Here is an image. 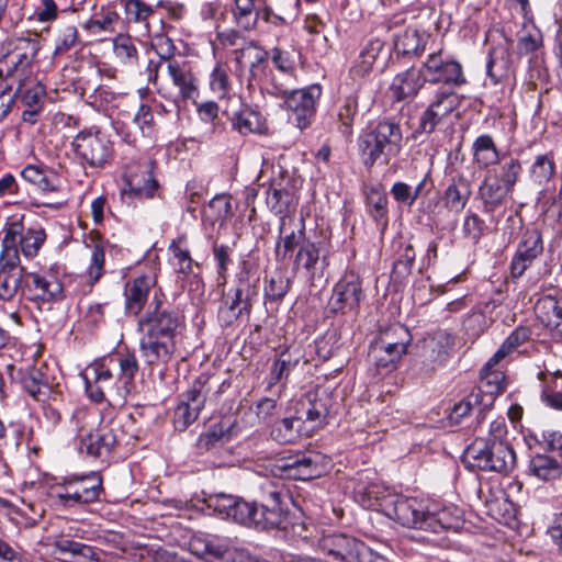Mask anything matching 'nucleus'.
<instances>
[{"instance_id": "nucleus-1", "label": "nucleus", "mask_w": 562, "mask_h": 562, "mask_svg": "<svg viewBox=\"0 0 562 562\" xmlns=\"http://www.w3.org/2000/svg\"><path fill=\"white\" fill-rule=\"evenodd\" d=\"M161 290L155 291L148 308L137 322L142 334L139 351L150 367H166L177 352L178 338L186 329L183 313L162 301Z\"/></svg>"}, {"instance_id": "nucleus-2", "label": "nucleus", "mask_w": 562, "mask_h": 562, "mask_svg": "<svg viewBox=\"0 0 562 562\" xmlns=\"http://www.w3.org/2000/svg\"><path fill=\"white\" fill-rule=\"evenodd\" d=\"M357 146L367 169L379 161L389 165L403 149L401 125L393 119H380L359 135Z\"/></svg>"}, {"instance_id": "nucleus-3", "label": "nucleus", "mask_w": 562, "mask_h": 562, "mask_svg": "<svg viewBox=\"0 0 562 562\" xmlns=\"http://www.w3.org/2000/svg\"><path fill=\"white\" fill-rule=\"evenodd\" d=\"M290 499L285 487L273 481H267L260 486L259 501L251 502L255 505L251 513V524L258 530H284L292 525L291 514L288 507Z\"/></svg>"}, {"instance_id": "nucleus-4", "label": "nucleus", "mask_w": 562, "mask_h": 562, "mask_svg": "<svg viewBox=\"0 0 562 562\" xmlns=\"http://www.w3.org/2000/svg\"><path fill=\"white\" fill-rule=\"evenodd\" d=\"M75 161L83 169L101 170L114 159V143L110 135L93 125L85 127L70 143Z\"/></svg>"}, {"instance_id": "nucleus-5", "label": "nucleus", "mask_w": 562, "mask_h": 562, "mask_svg": "<svg viewBox=\"0 0 562 562\" xmlns=\"http://www.w3.org/2000/svg\"><path fill=\"white\" fill-rule=\"evenodd\" d=\"M462 461L471 470L507 474L516 465V453L507 442L476 438L464 450Z\"/></svg>"}, {"instance_id": "nucleus-6", "label": "nucleus", "mask_w": 562, "mask_h": 562, "mask_svg": "<svg viewBox=\"0 0 562 562\" xmlns=\"http://www.w3.org/2000/svg\"><path fill=\"white\" fill-rule=\"evenodd\" d=\"M104 492L102 476L98 472L71 475L53 486L55 504L63 508H76L100 501Z\"/></svg>"}, {"instance_id": "nucleus-7", "label": "nucleus", "mask_w": 562, "mask_h": 562, "mask_svg": "<svg viewBox=\"0 0 562 562\" xmlns=\"http://www.w3.org/2000/svg\"><path fill=\"white\" fill-rule=\"evenodd\" d=\"M319 550L339 562H390L363 541L345 533L323 536L318 541Z\"/></svg>"}, {"instance_id": "nucleus-8", "label": "nucleus", "mask_w": 562, "mask_h": 562, "mask_svg": "<svg viewBox=\"0 0 562 562\" xmlns=\"http://www.w3.org/2000/svg\"><path fill=\"white\" fill-rule=\"evenodd\" d=\"M212 375L201 373L190 387L181 395L175 412V428L184 431L199 417L206 404L216 405L215 397L210 396L213 390Z\"/></svg>"}, {"instance_id": "nucleus-9", "label": "nucleus", "mask_w": 562, "mask_h": 562, "mask_svg": "<svg viewBox=\"0 0 562 562\" xmlns=\"http://www.w3.org/2000/svg\"><path fill=\"white\" fill-rule=\"evenodd\" d=\"M1 255H9L20 263V252L26 258H34L46 239L43 228H25L21 221L7 223L2 229Z\"/></svg>"}, {"instance_id": "nucleus-10", "label": "nucleus", "mask_w": 562, "mask_h": 562, "mask_svg": "<svg viewBox=\"0 0 562 562\" xmlns=\"http://www.w3.org/2000/svg\"><path fill=\"white\" fill-rule=\"evenodd\" d=\"M258 296V286L241 273L236 288L223 296L217 312L222 327L234 325L239 317L250 315L252 303Z\"/></svg>"}, {"instance_id": "nucleus-11", "label": "nucleus", "mask_w": 562, "mask_h": 562, "mask_svg": "<svg viewBox=\"0 0 562 562\" xmlns=\"http://www.w3.org/2000/svg\"><path fill=\"white\" fill-rule=\"evenodd\" d=\"M422 68L424 81L441 85L438 90L454 91L468 82L461 63L442 52L429 54Z\"/></svg>"}, {"instance_id": "nucleus-12", "label": "nucleus", "mask_w": 562, "mask_h": 562, "mask_svg": "<svg viewBox=\"0 0 562 562\" xmlns=\"http://www.w3.org/2000/svg\"><path fill=\"white\" fill-rule=\"evenodd\" d=\"M41 49L37 34L7 38L0 45V57L8 63L7 77H18L22 80L24 72L32 66Z\"/></svg>"}, {"instance_id": "nucleus-13", "label": "nucleus", "mask_w": 562, "mask_h": 562, "mask_svg": "<svg viewBox=\"0 0 562 562\" xmlns=\"http://www.w3.org/2000/svg\"><path fill=\"white\" fill-rule=\"evenodd\" d=\"M158 55L167 61V72L182 100L193 99L198 94V79L187 60L175 59L176 46L172 40L166 37L158 44Z\"/></svg>"}, {"instance_id": "nucleus-14", "label": "nucleus", "mask_w": 562, "mask_h": 562, "mask_svg": "<svg viewBox=\"0 0 562 562\" xmlns=\"http://www.w3.org/2000/svg\"><path fill=\"white\" fill-rule=\"evenodd\" d=\"M319 456L315 452L295 451L281 456L271 465L276 477L308 481L321 475Z\"/></svg>"}, {"instance_id": "nucleus-15", "label": "nucleus", "mask_w": 562, "mask_h": 562, "mask_svg": "<svg viewBox=\"0 0 562 562\" xmlns=\"http://www.w3.org/2000/svg\"><path fill=\"white\" fill-rule=\"evenodd\" d=\"M364 299L366 293L362 289L361 277L353 270H349L334 285L328 305L335 314H352L357 316L360 304Z\"/></svg>"}, {"instance_id": "nucleus-16", "label": "nucleus", "mask_w": 562, "mask_h": 562, "mask_svg": "<svg viewBox=\"0 0 562 562\" xmlns=\"http://www.w3.org/2000/svg\"><path fill=\"white\" fill-rule=\"evenodd\" d=\"M22 296L38 306L63 301L64 285L52 272H35L24 269Z\"/></svg>"}, {"instance_id": "nucleus-17", "label": "nucleus", "mask_w": 562, "mask_h": 562, "mask_svg": "<svg viewBox=\"0 0 562 562\" xmlns=\"http://www.w3.org/2000/svg\"><path fill=\"white\" fill-rule=\"evenodd\" d=\"M322 95L319 85H311L303 89H292L284 98V106L289 121L300 130L312 124L316 113L317 101Z\"/></svg>"}, {"instance_id": "nucleus-18", "label": "nucleus", "mask_w": 562, "mask_h": 562, "mask_svg": "<svg viewBox=\"0 0 562 562\" xmlns=\"http://www.w3.org/2000/svg\"><path fill=\"white\" fill-rule=\"evenodd\" d=\"M329 267V250L322 240L308 239L293 255L292 270L314 281Z\"/></svg>"}, {"instance_id": "nucleus-19", "label": "nucleus", "mask_w": 562, "mask_h": 562, "mask_svg": "<svg viewBox=\"0 0 562 562\" xmlns=\"http://www.w3.org/2000/svg\"><path fill=\"white\" fill-rule=\"evenodd\" d=\"M544 250L542 233L537 227H527L512 257L509 270L513 279H519Z\"/></svg>"}, {"instance_id": "nucleus-20", "label": "nucleus", "mask_w": 562, "mask_h": 562, "mask_svg": "<svg viewBox=\"0 0 562 562\" xmlns=\"http://www.w3.org/2000/svg\"><path fill=\"white\" fill-rule=\"evenodd\" d=\"M204 503L221 518L250 527L255 505L243 497L226 493H212L204 497Z\"/></svg>"}, {"instance_id": "nucleus-21", "label": "nucleus", "mask_w": 562, "mask_h": 562, "mask_svg": "<svg viewBox=\"0 0 562 562\" xmlns=\"http://www.w3.org/2000/svg\"><path fill=\"white\" fill-rule=\"evenodd\" d=\"M462 97L456 91L436 90L432 100L422 113L416 132L431 134L449 114L459 108Z\"/></svg>"}, {"instance_id": "nucleus-22", "label": "nucleus", "mask_w": 562, "mask_h": 562, "mask_svg": "<svg viewBox=\"0 0 562 562\" xmlns=\"http://www.w3.org/2000/svg\"><path fill=\"white\" fill-rule=\"evenodd\" d=\"M120 434V426L114 420L101 424L81 438L79 450L91 458L105 461L119 445Z\"/></svg>"}, {"instance_id": "nucleus-23", "label": "nucleus", "mask_w": 562, "mask_h": 562, "mask_svg": "<svg viewBox=\"0 0 562 562\" xmlns=\"http://www.w3.org/2000/svg\"><path fill=\"white\" fill-rule=\"evenodd\" d=\"M431 503L428 499L398 495L393 507L389 506V510H392L390 518L404 527L426 531Z\"/></svg>"}, {"instance_id": "nucleus-24", "label": "nucleus", "mask_w": 562, "mask_h": 562, "mask_svg": "<svg viewBox=\"0 0 562 562\" xmlns=\"http://www.w3.org/2000/svg\"><path fill=\"white\" fill-rule=\"evenodd\" d=\"M112 358H102L90 363L85 373V389L88 397L94 403L105 401L106 392L114 389L116 379L112 373Z\"/></svg>"}, {"instance_id": "nucleus-25", "label": "nucleus", "mask_w": 562, "mask_h": 562, "mask_svg": "<svg viewBox=\"0 0 562 562\" xmlns=\"http://www.w3.org/2000/svg\"><path fill=\"white\" fill-rule=\"evenodd\" d=\"M295 406L296 413L303 415L306 423L318 427L325 425L328 418L337 413V403L328 389H317L308 393L306 398L299 401Z\"/></svg>"}, {"instance_id": "nucleus-26", "label": "nucleus", "mask_w": 562, "mask_h": 562, "mask_svg": "<svg viewBox=\"0 0 562 562\" xmlns=\"http://www.w3.org/2000/svg\"><path fill=\"white\" fill-rule=\"evenodd\" d=\"M7 371L10 381L19 384L33 400L44 403L49 398L52 387L46 374L41 368L9 364Z\"/></svg>"}, {"instance_id": "nucleus-27", "label": "nucleus", "mask_w": 562, "mask_h": 562, "mask_svg": "<svg viewBox=\"0 0 562 562\" xmlns=\"http://www.w3.org/2000/svg\"><path fill=\"white\" fill-rule=\"evenodd\" d=\"M307 240L304 218L296 220L292 215L283 214L280 217L279 236L276 244L277 259L284 260Z\"/></svg>"}, {"instance_id": "nucleus-28", "label": "nucleus", "mask_w": 562, "mask_h": 562, "mask_svg": "<svg viewBox=\"0 0 562 562\" xmlns=\"http://www.w3.org/2000/svg\"><path fill=\"white\" fill-rule=\"evenodd\" d=\"M72 528L67 535L54 537L50 546L53 553L58 554L63 562H100L103 551L70 539Z\"/></svg>"}, {"instance_id": "nucleus-29", "label": "nucleus", "mask_w": 562, "mask_h": 562, "mask_svg": "<svg viewBox=\"0 0 562 562\" xmlns=\"http://www.w3.org/2000/svg\"><path fill=\"white\" fill-rule=\"evenodd\" d=\"M156 285L154 277L142 274L124 284V311L127 316H140L149 295Z\"/></svg>"}, {"instance_id": "nucleus-30", "label": "nucleus", "mask_w": 562, "mask_h": 562, "mask_svg": "<svg viewBox=\"0 0 562 562\" xmlns=\"http://www.w3.org/2000/svg\"><path fill=\"white\" fill-rule=\"evenodd\" d=\"M24 284V268L11 255L0 254V300L12 301Z\"/></svg>"}, {"instance_id": "nucleus-31", "label": "nucleus", "mask_w": 562, "mask_h": 562, "mask_svg": "<svg viewBox=\"0 0 562 562\" xmlns=\"http://www.w3.org/2000/svg\"><path fill=\"white\" fill-rule=\"evenodd\" d=\"M424 83L426 81H424L423 68L411 67L394 77L390 90L394 100L402 102L415 98Z\"/></svg>"}, {"instance_id": "nucleus-32", "label": "nucleus", "mask_w": 562, "mask_h": 562, "mask_svg": "<svg viewBox=\"0 0 562 562\" xmlns=\"http://www.w3.org/2000/svg\"><path fill=\"white\" fill-rule=\"evenodd\" d=\"M462 524V512L458 507L431 503L426 531L439 533L446 530H458Z\"/></svg>"}, {"instance_id": "nucleus-33", "label": "nucleus", "mask_w": 562, "mask_h": 562, "mask_svg": "<svg viewBox=\"0 0 562 562\" xmlns=\"http://www.w3.org/2000/svg\"><path fill=\"white\" fill-rule=\"evenodd\" d=\"M473 164L481 170L499 165L505 154L497 148L492 135L482 134L477 136L471 147Z\"/></svg>"}, {"instance_id": "nucleus-34", "label": "nucleus", "mask_w": 562, "mask_h": 562, "mask_svg": "<svg viewBox=\"0 0 562 562\" xmlns=\"http://www.w3.org/2000/svg\"><path fill=\"white\" fill-rule=\"evenodd\" d=\"M471 195V181L463 175H459L451 179V182L443 191L442 202L448 211L460 213L467 206Z\"/></svg>"}, {"instance_id": "nucleus-35", "label": "nucleus", "mask_w": 562, "mask_h": 562, "mask_svg": "<svg viewBox=\"0 0 562 562\" xmlns=\"http://www.w3.org/2000/svg\"><path fill=\"white\" fill-rule=\"evenodd\" d=\"M509 193H512L510 190L486 173L477 192L483 213L493 216L496 209L505 202Z\"/></svg>"}, {"instance_id": "nucleus-36", "label": "nucleus", "mask_w": 562, "mask_h": 562, "mask_svg": "<svg viewBox=\"0 0 562 562\" xmlns=\"http://www.w3.org/2000/svg\"><path fill=\"white\" fill-rule=\"evenodd\" d=\"M291 182L292 180L283 175L272 179L266 198L267 205L272 212L281 214L290 206L293 199Z\"/></svg>"}, {"instance_id": "nucleus-37", "label": "nucleus", "mask_w": 562, "mask_h": 562, "mask_svg": "<svg viewBox=\"0 0 562 562\" xmlns=\"http://www.w3.org/2000/svg\"><path fill=\"white\" fill-rule=\"evenodd\" d=\"M126 189L123 193L138 200H149L159 196V183L151 170L146 169L142 175H131L126 179Z\"/></svg>"}, {"instance_id": "nucleus-38", "label": "nucleus", "mask_w": 562, "mask_h": 562, "mask_svg": "<svg viewBox=\"0 0 562 562\" xmlns=\"http://www.w3.org/2000/svg\"><path fill=\"white\" fill-rule=\"evenodd\" d=\"M505 374L502 370H480V384L473 392H480L483 407L491 408L495 398L505 391Z\"/></svg>"}, {"instance_id": "nucleus-39", "label": "nucleus", "mask_w": 562, "mask_h": 562, "mask_svg": "<svg viewBox=\"0 0 562 562\" xmlns=\"http://www.w3.org/2000/svg\"><path fill=\"white\" fill-rule=\"evenodd\" d=\"M305 423L303 415L295 412L292 416L277 419L270 435L279 443H293L303 435Z\"/></svg>"}, {"instance_id": "nucleus-40", "label": "nucleus", "mask_w": 562, "mask_h": 562, "mask_svg": "<svg viewBox=\"0 0 562 562\" xmlns=\"http://www.w3.org/2000/svg\"><path fill=\"white\" fill-rule=\"evenodd\" d=\"M235 422L231 418H223L213 424L207 431L201 434L196 440V448L201 451H210L228 441L235 432Z\"/></svg>"}, {"instance_id": "nucleus-41", "label": "nucleus", "mask_w": 562, "mask_h": 562, "mask_svg": "<svg viewBox=\"0 0 562 562\" xmlns=\"http://www.w3.org/2000/svg\"><path fill=\"white\" fill-rule=\"evenodd\" d=\"M427 38L418 30L407 27L394 38V49L397 56L412 59L419 57L426 47Z\"/></svg>"}, {"instance_id": "nucleus-42", "label": "nucleus", "mask_w": 562, "mask_h": 562, "mask_svg": "<svg viewBox=\"0 0 562 562\" xmlns=\"http://www.w3.org/2000/svg\"><path fill=\"white\" fill-rule=\"evenodd\" d=\"M535 312L544 326L562 334V296L544 295L538 299Z\"/></svg>"}, {"instance_id": "nucleus-43", "label": "nucleus", "mask_w": 562, "mask_h": 562, "mask_svg": "<svg viewBox=\"0 0 562 562\" xmlns=\"http://www.w3.org/2000/svg\"><path fill=\"white\" fill-rule=\"evenodd\" d=\"M397 496L379 484H370L362 493L361 503L363 507L383 513L390 518L392 510H389V505L393 507Z\"/></svg>"}, {"instance_id": "nucleus-44", "label": "nucleus", "mask_w": 562, "mask_h": 562, "mask_svg": "<svg viewBox=\"0 0 562 562\" xmlns=\"http://www.w3.org/2000/svg\"><path fill=\"white\" fill-rule=\"evenodd\" d=\"M229 120L233 128L241 135L261 134L266 128L262 115L248 105H243Z\"/></svg>"}, {"instance_id": "nucleus-45", "label": "nucleus", "mask_w": 562, "mask_h": 562, "mask_svg": "<svg viewBox=\"0 0 562 562\" xmlns=\"http://www.w3.org/2000/svg\"><path fill=\"white\" fill-rule=\"evenodd\" d=\"M256 52L252 56V60L249 65L248 77L246 78V87L249 91H252L258 87L261 91L265 86V80L269 77L268 60L269 52L257 47L254 43L250 44Z\"/></svg>"}, {"instance_id": "nucleus-46", "label": "nucleus", "mask_w": 562, "mask_h": 562, "mask_svg": "<svg viewBox=\"0 0 562 562\" xmlns=\"http://www.w3.org/2000/svg\"><path fill=\"white\" fill-rule=\"evenodd\" d=\"M384 48V42L378 37L370 38L362 49L359 56L353 63L350 71L357 77H366L372 70V67L379 57L380 53Z\"/></svg>"}, {"instance_id": "nucleus-47", "label": "nucleus", "mask_w": 562, "mask_h": 562, "mask_svg": "<svg viewBox=\"0 0 562 562\" xmlns=\"http://www.w3.org/2000/svg\"><path fill=\"white\" fill-rule=\"evenodd\" d=\"M21 176L26 182L35 186L43 193L57 192L59 190L57 176L45 168L27 165L21 171Z\"/></svg>"}, {"instance_id": "nucleus-48", "label": "nucleus", "mask_w": 562, "mask_h": 562, "mask_svg": "<svg viewBox=\"0 0 562 562\" xmlns=\"http://www.w3.org/2000/svg\"><path fill=\"white\" fill-rule=\"evenodd\" d=\"M114 363L112 368L119 366L120 373L116 378L117 382L122 384L125 394H130L134 386V379L139 370L138 361L134 352H119L115 358H112Z\"/></svg>"}, {"instance_id": "nucleus-49", "label": "nucleus", "mask_w": 562, "mask_h": 562, "mask_svg": "<svg viewBox=\"0 0 562 562\" xmlns=\"http://www.w3.org/2000/svg\"><path fill=\"white\" fill-rule=\"evenodd\" d=\"M201 546V553L213 559L214 562H223L233 559L235 550L231 547L229 540L217 536H206L194 541Z\"/></svg>"}, {"instance_id": "nucleus-50", "label": "nucleus", "mask_w": 562, "mask_h": 562, "mask_svg": "<svg viewBox=\"0 0 562 562\" xmlns=\"http://www.w3.org/2000/svg\"><path fill=\"white\" fill-rule=\"evenodd\" d=\"M486 72L493 85L508 79L510 74L509 54L506 48H492L488 54Z\"/></svg>"}, {"instance_id": "nucleus-51", "label": "nucleus", "mask_w": 562, "mask_h": 562, "mask_svg": "<svg viewBox=\"0 0 562 562\" xmlns=\"http://www.w3.org/2000/svg\"><path fill=\"white\" fill-rule=\"evenodd\" d=\"M232 14L238 27L251 31L257 26L260 8L256 5L255 0H234Z\"/></svg>"}, {"instance_id": "nucleus-52", "label": "nucleus", "mask_w": 562, "mask_h": 562, "mask_svg": "<svg viewBox=\"0 0 562 562\" xmlns=\"http://www.w3.org/2000/svg\"><path fill=\"white\" fill-rule=\"evenodd\" d=\"M529 471L532 475L544 482L554 481L562 476V467L559 461L536 452L529 461Z\"/></svg>"}, {"instance_id": "nucleus-53", "label": "nucleus", "mask_w": 562, "mask_h": 562, "mask_svg": "<svg viewBox=\"0 0 562 562\" xmlns=\"http://www.w3.org/2000/svg\"><path fill=\"white\" fill-rule=\"evenodd\" d=\"M300 358L299 352H293L290 348L281 351L270 368L269 386L286 380L291 371L299 364Z\"/></svg>"}, {"instance_id": "nucleus-54", "label": "nucleus", "mask_w": 562, "mask_h": 562, "mask_svg": "<svg viewBox=\"0 0 562 562\" xmlns=\"http://www.w3.org/2000/svg\"><path fill=\"white\" fill-rule=\"evenodd\" d=\"M407 350H401L396 347L386 348L385 345L379 340H374L369 348L368 357L371 363L376 368L389 369L406 353Z\"/></svg>"}, {"instance_id": "nucleus-55", "label": "nucleus", "mask_w": 562, "mask_h": 562, "mask_svg": "<svg viewBox=\"0 0 562 562\" xmlns=\"http://www.w3.org/2000/svg\"><path fill=\"white\" fill-rule=\"evenodd\" d=\"M367 209L378 224H387V195L380 186H372L367 191Z\"/></svg>"}, {"instance_id": "nucleus-56", "label": "nucleus", "mask_w": 562, "mask_h": 562, "mask_svg": "<svg viewBox=\"0 0 562 562\" xmlns=\"http://www.w3.org/2000/svg\"><path fill=\"white\" fill-rule=\"evenodd\" d=\"M502 161L497 169L488 170L487 175L497 179L501 184L513 192L522 170L521 162L518 158L506 155Z\"/></svg>"}, {"instance_id": "nucleus-57", "label": "nucleus", "mask_w": 562, "mask_h": 562, "mask_svg": "<svg viewBox=\"0 0 562 562\" xmlns=\"http://www.w3.org/2000/svg\"><path fill=\"white\" fill-rule=\"evenodd\" d=\"M232 86L229 66L225 63H217L210 74V90L218 99H226L231 97Z\"/></svg>"}, {"instance_id": "nucleus-58", "label": "nucleus", "mask_w": 562, "mask_h": 562, "mask_svg": "<svg viewBox=\"0 0 562 562\" xmlns=\"http://www.w3.org/2000/svg\"><path fill=\"white\" fill-rule=\"evenodd\" d=\"M416 258V252L411 244L400 243L392 267V277L396 280H403L412 273Z\"/></svg>"}, {"instance_id": "nucleus-59", "label": "nucleus", "mask_w": 562, "mask_h": 562, "mask_svg": "<svg viewBox=\"0 0 562 562\" xmlns=\"http://www.w3.org/2000/svg\"><path fill=\"white\" fill-rule=\"evenodd\" d=\"M105 273V251L101 243H95L92 247L90 263L83 274L86 285L89 292L101 280Z\"/></svg>"}, {"instance_id": "nucleus-60", "label": "nucleus", "mask_w": 562, "mask_h": 562, "mask_svg": "<svg viewBox=\"0 0 562 562\" xmlns=\"http://www.w3.org/2000/svg\"><path fill=\"white\" fill-rule=\"evenodd\" d=\"M554 173L555 164L553 153L538 155L529 170L530 179L539 186L548 183L553 178Z\"/></svg>"}, {"instance_id": "nucleus-61", "label": "nucleus", "mask_w": 562, "mask_h": 562, "mask_svg": "<svg viewBox=\"0 0 562 562\" xmlns=\"http://www.w3.org/2000/svg\"><path fill=\"white\" fill-rule=\"evenodd\" d=\"M376 340L385 345L386 348L396 347L401 350H407L412 336L407 327L400 323H395L381 330Z\"/></svg>"}, {"instance_id": "nucleus-62", "label": "nucleus", "mask_w": 562, "mask_h": 562, "mask_svg": "<svg viewBox=\"0 0 562 562\" xmlns=\"http://www.w3.org/2000/svg\"><path fill=\"white\" fill-rule=\"evenodd\" d=\"M475 406H480V414L483 409V400L481 398L480 392H473V390L453 405L451 408L448 419L450 425H459L463 418L467 417Z\"/></svg>"}, {"instance_id": "nucleus-63", "label": "nucleus", "mask_w": 562, "mask_h": 562, "mask_svg": "<svg viewBox=\"0 0 562 562\" xmlns=\"http://www.w3.org/2000/svg\"><path fill=\"white\" fill-rule=\"evenodd\" d=\"M540 452L548 458L559 461L562 467V434L557 430H543L537 437Z\"/></svg>"}, {"instance_id": "nucleus-64", "label": "nucleus", "mask_w": 562, "mask_h": 562, "mask_svg": "<svg viewBox=\"0 0 562 562\" xmlns=\"http://www.w3.org/2000/svg\"><path fill=\"white\" fill-rule=\"evenodd\" d=\"M357 113L358 97L356 94H350L345 98L338 112V120L340 122L339 131L342 136L350 137L352 135V125Z\"/></svg>"}]
</instances>
